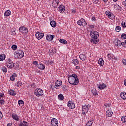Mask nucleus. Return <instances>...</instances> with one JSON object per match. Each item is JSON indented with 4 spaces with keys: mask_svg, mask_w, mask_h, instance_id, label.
<instances>
[{
    "mask_svg": "<svg viewBox=\"0 0 126 126\" xmlns=\"http://www.w3.org/2000/svg\"><path fill=\"white\" fill-rule=\"evenodd\" d=\"M107 57L109 60H112V59H115L116 57L113 54L109 53L107 54Z\"/></svg>",
    "mask_w": 126,
    "mask_h": 126,
    "instance_id": "obj_28",
    "label": "nucleus"
},
{
    "mask_svg": "<svg viewBox=\"0 0 126 126\" xmlns=\"http://www.w3.org/2000/svg\"><path fill=\"white\" fill-rule=\"evenodd\" d=\"M122 63L124 64V65H126V59L122 60Z\"/></svg>",
    "mask_w": 126,
    "mask_h": 126,
    "instance_id": "obj_46",
    "label": "nucleus"
},
{
    "mask_svg": "<svg viewBox=\"0 0 126 126\" xmlns=\"http://www.w3.org/2000/svg\"><path fill=\"white\" fill-rule=\"evenodd\" d=\"M121 38L122 40H126V34L125 33H123L121 36Z\"/></svg>",
    "mask_w": 126,
    "mask_h": 126,
    "instance_id": "obj_40",
    "label": "nucleus"
},
{
    "mask_svg": "<svg viewBox=\"0 0 126 126\" xmlns=\"http://www.w3.org/2000/svg\"><path fill=\"white\" fill-rule=\"evenodd\" d=\"M19 30L21 33H22V34H26L28 33V29L23 26H21L19 28Z\"/></svg>",
    "mask_w": 126,
    "mask_h": 126,
    "instance_id": "obj_7",
    "label": "nucleus"
},
{
    "mask_svg": "<svg viewBox=\"0 0 126 126\" xmlns=\"http://www.w3.org/2000/svg\"><path fill=\"white\" fill-rule=\"evenodd\" d=\"M20 126H28V123L25 121H20L19 124Z\"/></svg>",
    "mask_w": 126,
    "mask_h": 126,
    "instance_id": "obj_19",
    "label": "nucleus"
},
{
    "mask_svg": "<svg viewBox=\"0 0 126 126\" xmlns=\"http://www.w3.org/2000/svg\"><path fill=\"white\" fill-rule=\"evenodd\" d=\"M34 94L36 97H42L44 94V91L42 89L37 88L34 91Z\"/></svg>",
    "mask_w": 126,
    "mask_h": 126,
    "instance_id": "obj_4",
    "label": "nucleus"
},
{
    "mask_svg": "<svg viewBox=\"0 0 126 126\" xmlns=\"http://www.w3.org/2000/svg\"><path fill=\"white\" fill-rule=\"evenodd\" d=\"M51 125L52 126H59V123L58 122V120L56 118H52L51 121Z\"/></svg>",
    "mask_w": 126,
    "mask_h": 126,
    "instance_id": "obj_10",
    "label": "nucleus"
},
{
    "mask_svg": "<svg viewBox=\"0 0 126 126\" xmlns=\"http://www.w3.org/2000/svg\"><path fill=\"white\" fill-rule=\"evenodd\" d=\"M58 11H59L60 13H63L65 11V6L62 4L59 5Z\"/></svg>",
    "mask_w": 126,
    "mask_h": 126,
    "instance_id": "obj_9",
    "label": "nucleus"
},
{
    "mask_svg": "<svg viewBox=\"0 0 126 126\" xmlns=\"http://www.w3.org/2000/svg\"><path fill=\"white\" fill-rule=\"evenodd\" d=\"M33 64H34V65H37V64H38V61H33Z\"/></svg>",
    "mask_w": 126,
    "mask_h": 126,
    "instance_id": "obj_52",
    "label": "nucleus"
},
{
    "mask_svg": "<svg viewBox=\"0 0 126 126\" xmlns=\"http://www.w3.org/2000/svg\"><path fill=\"white\" fill-rule=\"evenodd\" d=\"M15 55L18 59H22L24 57V52L21 50H18L15 52Z\"/></svg>",
    "mask_w": 126,
    "mask_h": 126,
    "instance_id": "obj_5",
    "label": "nucleus"
},
{
    "mask_svg": "<svg viewBox=\"0 0 126 126\" xmlns=\"http://www.w3.org/2000/svg\"><path fill=\"white\" fill-rule=\"evenodd\" d=\"M10 33L12 36H15V35H16V29L14 28H12Z\"/></svg>",
    "mask_w": 126,
    "mask_h": 126,
    "instance_id": "obj_22",
    "label": "nucleus"
},
{
    "mask_svg": "<svg viewBox=\"0 0 126 126\" xmlns=\"http://www.w3.org/2000/svg\"><path fill=\"white\" fill-rule=\"evenodd\" d=\"M121 45L122 46V47H124V48H126V43H124V42H122Z\"/></svg>",
    "mask_w": 126,
    "mask_h": 126,
    "instance_id": "obj_55",
    "label": "nucleus"
},
{
    "mask_svg": "<svg viewBox=\"0 0 126 126\" xmlns=\"http://www.w3.org/2000/svg\"><path fill=\"white\" fill-rule=\"evenodd\" d=\"M68 82L72 85H77L79 83V79L78 76L75 74L69 75L68 78Z\"/></svg>",
    "mask_w": 126,
    "mask_h": 126,
    "instance_id": "obj_2",
    "label": "nucleus"
},
{
    "mask_svg": "<svg viewBox=\"0 0 126 126\" xmlns=\"http://www.w3.org/2000/svg\"><path fill=\"white\" fill-rule=\"evenodd\" d=\"M105 13H106V15H108V17L109 16V15H111V12H110V11H106Z\"/></svg>",
    "mask_w": 126,
    "mask_h": 126,
    "instance_id": "obj_50",
    "label": "nucleus"
},
{
    "mask_svg": "<svg viewBox=\"0 0 126 126\" xmlns=\"http://www.w3.org/2000/svg\"><path fill=\"white\" fill-rule=\"evenodd\" d=\"M3 96H4V94L3 93L0 94V98H3Z\"/></svg>",
    "mask_w": 126,
    "mask_h": 126,
    "instance_id": "obj_56",
    "label": "nucleus"
},
{
    "mask_svg": "<svg viewBox=\"0 0 126 126\" xmlns=\"http://www.w3.org/2000/svg\"><path fill=\"white\" fill-rule=\"evenodd\" d=\"M18 103L20 107H22L24 105V102L21 100H19Z\"/></svg>",
    "mask_w": 126,
    "mask_h": 126,
    "instance_id": "obj_37",
    "label": "nucleus"
},
{
    "mask_svg": "<svg viewBox=\"0 0 126 126\" xmlns=\"http://www.w3.org/2000/svg\"><path fill=\"white\" fill-rule=\"evenodd\" d=\"M121 28L120 26H117L115 28L116 32H120L121 31Z\"/></svg>",
    "mask_w": 126,
    "mask_h": 126,
    "instance_id": "obj_41",
    "label": "nucleus"
},
{
    "mask_svg": "<svg viewBox=\"0 0 126 126\" xmlns=\"http://www.w3.org/2000/svg\"><path fill=\"white\" fill-rule=\"evenodd\" d=\"M67 106L70 109H74L75 108V104L72 101H69L67 104Z\"/></svg>",
    "mask_w": 126,
    "mask_h": 126,
    "instance_id": "obj_13",
    "label": "nucleus"
},
{
    "mask_svg": "<svg viewBox=\"0 0 126 126\" xmlns=\"http://www.w3.org/2000/svg\"><path fill=\"white\" fill-rule=\"evenodd\" d=\"M5 64L6 65L8 68H10V69H12L13 67H15V65L17 66V63H13V62L10 59H6L5 61Z\"/></svg>",
    "mask_w": 126,
    "mask_h": 126,
    "instance_id": "obj_3",
    "label": "nucleus"
},
{
    "mask_svg": "<svg viewBox=\"0 0 126 126\" xmlns=\"http://www.w3.org/2000/svg\"><path fill=\"white\" fill-rule=\"evenodd\" d=\"M122 27H123V28H125L126 27V20H123L121 23Z\"/></svg>",
    "mask_w": 126,
    "mask_h": 126,
    "instance_id": "obj_35",
    "label": "nucleus"
},
{
    "mask_svg": "<svg viewBox=\"0 0 126 126\" xmlns=\"http://www.w3.org/2000/svg\"><path fill=\"white\" fill-rule=\"evenodd\" d=\"M115 44L118 47H120V46H122V41H121L120 40H116V42L115 43Z\"/></svg>",
    "mask_w": 126,
    "mask_h": 126,
    "instance_id": "obj_34",
    "label": "nucleus"
},
{
    "mask_svg": "<svg viewBox=\"0 0 126 126\" xmlns=\"http://www.w3.org/2000/svg\"><path fill=\"white\" fill-rule=\"evenodd\" d=\"M4 100L3 99H0V106H3V105H4Z\"/></svg>",
    "mask_w": 126,
    "mask_h": 126,
    "instance_id": "obj_42",
    "label": "nucleus"
},
{
    "mask_svg": "<svg viewBox=\"0 0 126 126\" xmlns=\"http://www.w3.org/2000/svg\"><path fill=\"white\" fill-rule=\"evenodd\" d=\"M106 87H107V85L105 83L99 84L98 86V88L100 89V90L104 89V88H106Z\"/></svg>",
    "mask_w": 126,
    "mask_h": 126,
    "instance_id": "obj_18",
    "label": "nucleus"
},
{
    "mask_svg": "<svg viewBox=\"0 0 126 126\" xmlns=\"http://www.w3.org/2000/svg\"><path fill=\"white\" fill-rule=\"evenodd\" d=\"M104 106L105 107V108H110V107H111V104L108 103H105Z\"/></svg>",
    "mask_w": 126,
    "mask_h": 126,
    "instance_id": "obj_47",
    "label": "nucleus"
},
{
    "mask_svg": "<svg viewBox=\"0 0 126 126\" xmlns=\"http://www.w3.org/2000/svg\"><path fill=\"white\" fill-rule=\"evenodd\" d=\"M77 23L80 26H83V27H84V26H85L87 24L86 21H85V19L83 18H81L80 20H78L77 22Z\"/></svg>",
    "mask_w": 126,
    "mask_h": 126,
    "instance_id": "obj_8",
    "label": "nucleus"
},
{
    "mask_svg": "<svg viewBox=\"0 0 126 126\" xmlns=\"http://www.w3.org/2000/svg\"><path fill=\"white\" fill-rule=\"evenodd\" d=\"M104 2H108V0H102Z\"/></svg>",
    "mask_w": 126,
    "mask_h": 126,
    "instance_id": "obj_62",
    "label": "nucleus"
},
{
    "mask_svg": "<svg viewBox=\"0 0 126 126\" xmlns=\"http://www.w3.org/2000/svg\"><path fill=\"white\" fill-rule=\"evenodd\" d=\"M79 58L81 61H85L86 60V56L84 54H80L79 55Z\"/></svg>",
    "mask_w": 126,
    "mask_h": 126,
    "instance_id": "obj_29",
    "label": "nucleus"
},
{
    "mask_svg": "<svg viewBox=\"0 0 126 126\" xmlns=\"http://www.w3.org/2000/svg\"><path fill=\"white\" fill-rule=\"evenodd\" d=\"M98 63L100 66H104V64H105V61L103 58H100L98 61Z\"/></svg>",
    "mask_w": 126,
    "mask_h": 126,
    "instance_id": "obj_14",
    "label": "nucleus"
},
{
    "mask_svg": "<svg viewBox=\"0 0 126 126\" xmlns=\"http://www.w3.org/2000/svg\"><path fill=\"white\" fill-rule=\"evenodd\" d=\"M58 99L60 100V101H63V99H64V96H63V94H60L58 95Z\"/></svg>",
    "mask_w": 126,
    "mask_h": 126,
    "instance_id": "obj_27",
    "label": "nucleus"
},
{
    "mask_svg": "<svg viewBox=\"0 0 126 126\" xmlns=\"http://www.w3.org/2000/svg\"><path fill=\"white\" fill-rule=\"evenodd\" d=\"M38 68L40 69L41 70H45V68H46V66L45 65L43 64H39L38 65Z\"/></svg>",
    "mask_w": 126,
    "mask_h": 126,
    "instance_id": "obj_23",
    "label": "nucleus"
},
{
    "mask_svg": "<svg viewBox=\"0 0 126 126\" xmlns=\"http://www.w3.org/2000/svg\"><path fill=\"white\" fill-rule=\"evenodd\" d=\"M12 126V124L10 123H8L7 125V126Z\"/></svg>",
    "mask_w": 126,
    "mask_h": 126,
    "instance_id": "obj_59",
    "label": "nucleus"
},
{
    "mask_svg": "<svg viewBox=\"0 0 126 126\" xmlns=\"http://www.w3.org/2000/svg\"><path fill=\"white\" fill-rule=\"evenodd\" d=\"M50 25L52 27H56L57 26V24L56 23V21H51L50 22Z\"/></svg>",
    "mask_w": 126,
    "mask_h": 126,
    "instance_id": "obj_33",
    "label": "nucleus"
},
{
    "mask_svg": "<svg viewBox=\"0 0 126 126\" xmlns=\"http://www.w3.org/2000/svg\"><path fill=\"white\" fill-rule=\"evenodd\" d=\"M71 63L75 65H78V64H79V61H78V60L76 59H73L71 61Z\"/></svg>",
    "mask_w": 126,
    "mask_h": 126,
    "instance_id": "obj_21",
    "label": "nucleus"
},
{
    "mask_svg": "<svg viewBox=\"0 0 126 126\" xmlns=\"http://www.w3.org/2000/svg\"><path fill=\"white\" fill-rule=\"evenodd\" d=\"M3 117V115H2V113L0 111V120H1Z\"/></svg>",
    "mask_w": 126,
    "mask_h": 126,
    "instance_id": "obj_51",
    "label": "nucleus"
},
{
    "mask_svg": "<svg viewBox=\"0 0 126 126\" xmlns=\"http://www.w3.org/2000/svg\"><path fill=\"white\" fill-rule=\"evenodd\" d=\"M114 7L115 10H120V9H121V7H120L119 5H115L114 6Z\"/></svg>",
    "mask_w": 126,
    "mask_h": 126,
    "instance_id": "obj_38",
    "label": "nucleus"
},
{
    "mask_svg": "<svg viewBox=\"0 0 126 126\" xmlns=\"http://www.w3.org/2000/svg\"><path fill=\"white\" fill-rule=\"evenodd\" d=\"M124 85H125V86H126V79L124 80Z\"/></svg>",
    "mask_w": 126,
    "mask_h": 126,
    "instance_id": "obj_60",
    "label": "nucleus"
},
{
    "mask_svg": "<svg viewBox=\"0 0 126 126\" xmlns=\"http://www.w3.org/2000/svg\"><path fill=\"white\" fill-rule=\"evenodd\" d=\"M54 38H55L54 35L47 34L46 36V39L47 41H48V42L53 41V40H54Z\"/></svg>",
    "mask_w": 126,
    "mask_h": 126,
    "instance_id": "obj_11",
    "label": "nucleus"
},
{
    "mask_svg": "<svg viewBox=\"0 0 126 126\" xmlns=\"http://www.w3.org/2000/svg\"><path fill=\"white\" fill-rule=\"evenodd\" d=\"M12 118L13 119V120H15V121H19V116L15 113L12 114Z\"/></svg>",
    "mask_w": 126,
    "mask_h": 126,
    "instance_id": "obj_15",
    "label": "nucleus"
},
{
    "mask_svg": "<svg viewBox=\"0 0 126 126\" xmlns=\"http://www.w3.org/2000/svg\"><path fill=\"white\" fill-rule=\"evenodd\" d=\"M11 15V11H10V10H6L4 14V16L5 17L9 16Z\"/></svg>",
    "mask_w": 126,
    "mask_h": 126,
    "instance_id": "obj_26",
    "label": "nucleus"
},
{
    "mask_svg": "<svg viewBox=\"0 0 126 126\" xmlns=\"http://www.w3.org/2000/svg\"><path fill=\"white\" fill-rule=\"evenodd\" d=\"M59 42L61 43V44H67V41L65 39H60Z\"/></svg>",
    "mask_w": 126,
    "mask_h": 126,
    "instance_id": "obj_36",
    "label": "nucleus"
},
{
    "mask_svg": "<svg viewBox=\"0 0 126 126\" xmlns=\"http://www.w3.org/2000/svg\"><path fill=\"white\" fill-rule=\"evenodd\" d=\"M75 69H77L78 70L80 69V66H76Z\"/></svg>",
    "mask_w": 126,
    "mask_h": 126,
    "instance_id": "obj_57",
    "label": "nucleus"
},
{
    "mask_svg": "<svg viewBox=\"0 0 126 126\" xmlns=\"http://www.w3.org/2000/svg\"><path fill=\"white\" fill-rule=\"evenodd\" d=\"M118 0H113V1H114V2H117Z\"/></svg>",
    "mask_w": 126,
    "mask_h": 126,
    "instance_id": "obj_63",
    "label": "nucleus"
},
{
    "mask_svg": "<svg viewBox=\"0 0 126 126\" xmlns=\"http://www.w3.org/2000/svg\"><path fill=\"white\" fill-rule=\"evenodd\" d=\"M9 94L10 95H12V96H15V95H16V93L15 92V91H14L13 90H10L9 91Z\"/></svg>",
    "mask_w": 126,
    "mask_h": 126,
    "instance_id": "obj_30",
    "label": "nucleus"
},
{
    "mask_svg": "<svg viewBox=\"0 0 126 126\" xmlns=\"http://www.w3.org/2000/svg\"><path fill=\"white\" fill-rule=\"evenodd\" d=\"M91 43L93 44H97L99 42L98 38H99V32L96 31H91L90 33Z\"/></svg>",
    "mask_w": 126,
    "mask_h": 126,
    "instance_id": "obj_1",
    "label": "nucleus"
},
{
    "mask_svg": "<svg viewBox=\"0 0 126 126\" xmlns=\"http://www.w3.org/2000/svg\"><path fill=\"white\" fill-rule=\"evenodd\" d=\"M36 72H37V73H40V70H37Z\"/></svg>",
    "mask_w": 126,
    "mask_h": 126,
    "instance_id": "obj_64",
    "label": "nucleus"
},
{
    "mask_svg": "<svg viewBox=\"0 0 126 126\" xmlns=\"http://www.w3.org/2000/svg\"><path fill=\"white\" fill-rule=\"evenodd\" d=\"M5 58H6L5 54H3L0 55V62L2 61H4V60H5Z\"/></svg>",
    "mask_w": 126,
    "mask_h": 126,
    "instance_id": "obj_31",
    "label": "nucleus"
},
{
    "mask_svg": "<svg viewBox=\"0 0 126 126\" xmlns=\"http://www.w3.org/2000/svg\"><path fill=\"white\" fill-rule=\"evenodd\" d=\"M55 85L56 87H60L62 85V81L61 80H58L55 82Z\"/></svg>",
    "mask_w": 126,
    "mask_h": 126,
    "instance_id": "obj_20",
    "label": "nucleus"
},
{
    "mask_svg": "<svg viewBox=\"0 0 126 126\" xmlns=\"http://www.w3.org/2000/svg\"><path fill=\"white\" fill-rule=\"evenodd\" d=\"M91 106L89 104L88 105H85L82 107V113L84 115V116H85L86 114L88 112V110H89V108H90Z\"/></svg>",
    "mask_w": 126,
    "mask_h": 126,
    "instance_id": "obj_6",
    "label": "nucleus"
},
{
    "mask_svg": "<svg viewBox=\"0 0 126 126\" xmlns=\"http://www.w3.org/2000/svg\"><path fill=\"white\" fill-rule=\"evenodd\" d=\"M121 121H122V123H124V124H126V116H122Z\"/></svg>",
    "mask_w": 126,
    "mask_h": 126,
    "instance_id": "obj_32",
    "label": "nucleus"
},
{
    "mask_svg": "<svg viewBox=\"0 0 126 126\" xmlns=\"http://www.w3.org/2000/svg\"><path fill=\"white\" fill-rule=\"evenodd\" d=\"M106 115L108 117H111L113 116V112H112V109H108V110L106 111Z\"/></svg>",
    "mask_w": 126,
    "mask_h": 126,
    "instance_id": "obj_17",
    "label": "nucleus"
},
{
    "mask_svg": "<svg viewBox=\"0 0 126 126\" xmlns=\"http://www.w3.org/2000/svg\"><path fill=\"white\" fill-rule=\"evenodd\" d=\"M59 2H60V1L59 0H55V3H56V6H58V5H59Z\"/></svg>",
    "mask_w": 126,
    "mask_h": 126,
    "instance_id": "obj_54",
    "label": "nucleus"
},
{
    "mask_svg": "<svg viewBox=\"0 0 126 126\" xmlns=\"http://www.w3.org/2000/svg\"><path fill=\"white\" fill-rule=\"evenodd\" d=\"M108 17L110 18V19H115V16L114 15H111V14L109 15V16H108Z\"/></svg>",
    "mask_w": 126,
    "mask_h": 126,
    "instance_id": "obj_44",
    "label": "nucleus"
},
{
    "mask_svg": "<svg viewBox=\"0 0 126 126\" xmlns=\"http://www.w3.org/2000/svg\"><path fill=\"white\" fill-rule=\"evenodd\" d=\"M92 93L93 94L94 96H98V92L96 89L94 88L92 89Z\"/></svg>",
    "mask_w": 126,
    "mask_h": 126,
    "instance_id": "obj_24",
    "label": "nucleus"
},
{
    "mask_svg": "<svg viewBox=\"0 0 126 126\" xmlns=\"http://www.w3.org/2000/svg\"><path fill=\"white\" fill-rule=\"evenodd\" d=\"M71 13L72 14H75L76 13V10L75 9H73L71 10Z\"/></svg>",
    "mask_w": 126,
    "mask_h": 126,
    "instance_id": "obj_49",
    "label": "nucleus"
},
{
    "mask_svg": "<svg viewBox=\"0 0 126 126\" xmlns=\"http://www.w3.org/2000/svg\"><path fill=\"white\" fill-rule=\"evenodd\" d=\"M122 4H123V5H125V6H126V0L123 1V2H122Z\"/></svg>",
    "mask_w": 126,
    "mask_h": 126,
    "instance_id": "obj_58",
    "label": "nucleus"
},
{
    "mask_svg": "<svg viewBox=\"0 0 126 126\" xmlns=\"http://www.w3.org/2000/svg\"><path fill=\"white\" fill-rule=\"evenodd\" d=\"M12 50H16L17 49V45H13L11 47Z\"/></svg>",
    "mask_w": 126,
    "mask_h": 126,
    "instance_id": "obj_45",
    "label": "nucleus"
},
{
    "mask_svg": "<svg viewBox=\"0 0 126 126\" xmlns=\"http://www.w3.org/2000/svg\"><path fill=\"white\" fill-rule=\"evenodd\" d=\"M95 4H100V0H94Z\"/></svg>",
    "mask_w": 126,
    "mask_h": 126,
    "instance_id": "obj_43",
    "label": "nucleus"
},
{
    "mask_svg": "<svg viewBox=\"0 0 126 126\" xmlns=\"http://www.w3.org/2000/svg\"><path fill=\"white\" fill-rule=\"evenodd\" d=\"M15 86H17V87H19V86H22V82H21V81H18L17 82L16 84H15Z\"/></svg>",
    "mask_w": 126,
    "mask_h": 126,
    "instance_id": "obj_39",
    "label": "nucleus"
},
{
    "mask_svg": "<svg viewBox=\"0 0 126 126\" xmlns=\"http://www.w3.org/2000/svg\"><path fill=\"white\" fill-rule=\"evenodd\" d=\"M120 97L123 100H126V93L125 92H122L120 94Z\"/></svg>",
    "mask_w": 126,
    "mask_h": 126,
    "instance_id": "obj_16",
    "label": "nucleus"
},
{
    "mask_svg": "<svg viewBox=\"0 0 126 126\" xmlns=\"http://www.w3.org/2000/svg\"><path fill=\"white\" fill-rule=\"evenodd\" d=\"M17 77V74L15 73H14L10 77V80L11 81H14L15 80V78Z\"/></svg>",
    "mask_w": 126,
    "mask_h": 126,
    "instance_id": "obj_25",
    "label": "nucleus"
},
{
    "mask_svg": "<svg viewBox=\"0 0 126 126\" xmlns=\"http://www.w3.org/2000/svg\"><path fill=\"white\" fill-rule=\"evenodd\" d=\"M89 27L90 29H92V30L94 29V25H90Z\"/></svg>",
    "mask_w": 126,
    "mask_h": 126,
    "instance_id": "obj_53",
    "label": "nucleus"
},
{
    "mask_svg": "<svg viewBox=\"0 0 126 126\" xmlns=\"http://www.w3.org/2000/svg\"><path fill=\"white\" fill-rule=\"evenodd\" d=\"M35 36H36V38L38 40H41V39H43V37H44V33L37 32L36 33Z\"/></svg>",
    "mask_w": 126,
    "mask_h": 126,
    "instance_id": "obj_12",
    "label": "nucleus"
},
{
    "mask_svg": "<svg viewBox=\"0 0 126 126\" xmlns=\"http://www.w3.org/2000/svg\"><path fill=\"white\" fill-rule=\"evenodd\" d=\"M95 19H96V18H95V17H93L92 18V20H94V21H95Z\"/></svg>",
    "mask_w": 126,
    "mask_h": 126,
    "instance_id": "obj_61",
    "label": "nucleus"
},
{
    "mask_svg": "<svg viewBox=\"0 0 126 126\" xmlns=\"http://www.w3.org/2000/svg\"><path fill=\"white\" fill-rule=\"evenodd\" d=\"M2 71L3 72H7V68H6V67H3Z\"/></svg>",
    "mask_w": 126,
    "mask_h": 126,
    "instance_id": "obj_48",
    "label": "nucleus"
}]
</instances>
